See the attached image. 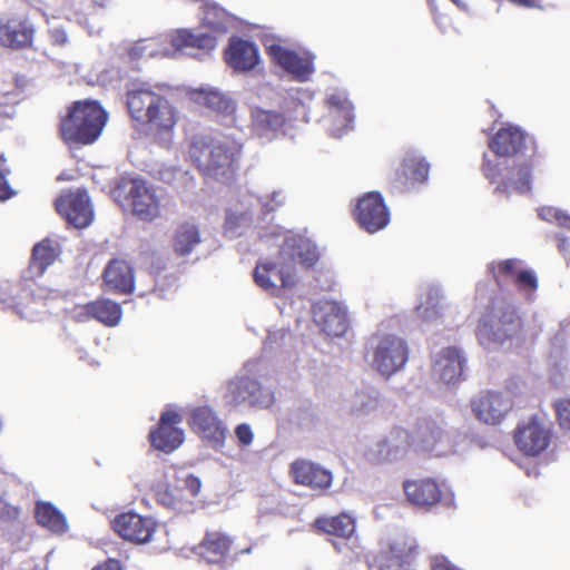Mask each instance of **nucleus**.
I'll return each mask as SVG.
<instances>
[{
	"mask_svg": "<svg viewBox=\"0 0 570 570\" xmlns=\"http://www.w3.org/2000/svg\"><path fill=\"white\" fill-rule=\"evenodd\" d=\"M557 225L570 230V215L562 210Z\"/></svg>",
	"mask_w": 570,
	"mask_h": 570,
	"instance_id": "nucleus-52",
	"label": "nucleus"
},
{
	"mask_svg": "<svg viewBox=\"0 0 570 570\" xmlns=\"http://www.w3.org/2000/svg\"><path fill=\"white\" fill-rule=\"evenodd\" d=\"M475 335L485 348L507 342L519 346L524 342V322L513 304L504 298L493 299L480 317Z\"/></svg>",
	"mask_w": 570,
	"mask_h": 570,
	"instance_id": "nucleus-2",
	"label": "nucleus"
},
{
	"mask_svg": "<svg viewBox=\"0 0 570 570\" xmlns=\"http://www.w3.org/2000/svg\"><path fill=\"white\" fill-rule=\"evenodd\" d=\"M142 43H144V41L138 42L136 45V47L134 48V50L142 48Z\"/></svg>",
	"mask_w": 570,
	"mask_h": 570,
	"instance_id": "nucleus-57",
	"label": "nucleus"
},
{
	"mask_svg": "<svg viewBox=\"0 0 570 570\" xmlns=\"http://www.w3.org/2000/svg\"><path fill=\"white\" fill-rule=\"evenodd\" d=\"M318 258V249L311 239L301 235L286 237L279 250L278 275L282 286L289 287L294 284L295 266L297 264L312 267Z\"/></svg>",
	"mask_w": 570,
	"mask_h": 570,
	"instance_id": "nucleus-6",
	"label": "nucleus"
},
{
	"mask_svg": "<svg viewBox=\"0 0 570 570\" xmlns=\"http://www.w3.org/2000/svg\"><path fill=\"white\" fill-rule=\"evenodd\" d=\"M8 174L9 170L7 168H0V200H7L14 195L7 179Z\"/></svg>",
	"mask_w": 570,
	"mask_h": 570,
	"instance_id": "nucleus-46",
	"label": "nucleus"
},
{
	"mask_svg": "<svg viewBox=\"0 0 570 570\" xmlns=\"http://www.w3.org/2000/svg\"><path fill=\"white\" fill-rule=\"evenodd\" d=\"M156 495L158 501L165 507L171 509L181 508V490L177 488H170L169 485L158 484L156 489Z\"/></svg>",
	"mask_w": 570,
	"mask_h": 570,
	"instance_id": "nucleus-42",
	"label": "nucleus"
},
{
	"mask_svg": "<svg viewBox=\"0 0 570 570\" xmlns=\"http://www.w3.org/2000/svg\"><path fill=\"white\" fill-rule=\"evenodd\" d=\"M57 213L76 228L88 227L94 219V210L86 189H68L55 200Z\"/></svg>",
	"mask_w": 570,
	"mask_h": 570,
	"instance_id": "nucleus-12",
	"label": "nucleus"
},
{
	"mask_svg": "<svg viewBox=\"0 0 570 570\" xmlns=\"http://www.w3.org/2000/svg\"><path fill=\"white\" fill-rule=\"evenodd\" d=\"M528 135L517 126L501 127L491 138L489 148L499 157H513L527 149Z\"/></svg>",
	"mask_w": 570,
	"mask_h": 570,
	"instance_id": "nucleus-21",
	"label": "nucleus"
},
{
	"mask_svg": "<svg viewBox=\"0 0 570 570\" xmlns=\"http://www.w3.org/2000/svg\"><path fill=\"white\" fill-rule=\"evenodd\" d=\"M561 212L562 210L559 209V208L551 207V206H546V207H542L539 210V216L543 220L554 222L557 224L558 220H559V216H560Z\"/></svg>",
	"mask_w": 570,
	"mask_h": 570,
	"instance_id": "nucleus-48",
	"label": "nucleus"
},
{
	"mask_svg": "<svg viewBox=\"0 0 570 570\" xmlns=\"http://www.w3.org/2000/svg\"><path fill=\"white\" fill-rule=\"evenodd\" d=\"M278 271L276 263H257L253 273L255 284L273 295L277 294L281 288H285L279 281Z\"/></svg>",
	"mask_w": 570,
	"mask_h": 570,
	"instance_id": "nucleus-39",
	"label": "nucleus"
},
{
	"mask_svg": "<svg viewBox=\"0 0 570 570\" xmlns=\"http://www.w3.org/2000/svg\"><path fill=\"white\" fill-rule=\"evenodd\" d=\"M166 41L176 51L197 49L204 52L214 50L217 39L209 33H195L188 29H178L166 37Z\"/></svg>",
	"mask_w": 570,
	"mask_h": 570,
	"instance_id": "nucleus-25",
	"label": "nucleus"
},
{
	"mask_svg": "<svg viewBox=\"0 0 570 570\" xmlns=\"http://www.w3.org/2000/svg\"><path fill=\"white\" fill-rule=\"evenodd\" d=\"M551 439V429L537 415L521 421L513 431L517 449L527 456L540 455L548 449Z\"/></svg>",
	"mask_w": 570,
	"mask_h": 570,
	"instance_id": "nucleus-9",
	"label": "nucleus"
},
{
	"mask_svg": "<svg viewBox=\"0 0 570 570\" xmlns=\"http://www.w3.org/2000/svg\"><path fill=\"white\" fill-rule=\"evenodd\" d=\"M406 501L414 508L429 512L443 499V487L433 478L406 480L403 482Z\"/></svg>",
	"mask_w": 570,
	"mask_h": 570,
	"instance_id": "nucleus-17",
	"label": "nucleus"
},
{
	"mask_svg": "<svg viewBox=\"0 0 570 570\" xmlns=\"http://www.w3.org/2000/svg\"><path fill=\"white\" fill-rule=\"evenodd\" d=\"M509 1L517 6H522V7L530 6V0H509Z\"/></svg>",
	"mask_w": 570,
	"mask_h": 570,
	"instance_id": "nucleus-53",
	"label": "nucleus"
},
{
	"mask_svg": "<svg viewBox=\"0 0 570 570\" xmlns=\"http://www.w3.org/2000/svg\"><path fill=\"white\" fill-rule=\"evenodd\" d=\"M353 217L362 229L373 234L389 225L390 210L379 191H370L358 198Z\"/></svg>",
	"mask_w": 570,
	"mask_h": 570,
	"instance_id": "nucleus-13",
	"label": "nucleus"
},
{
	"mask_svg": "<svg viewBox=\"0 0 570 570\" xmlns=\"http://www.w3.org/2000/svg\"><path fill=\"white\" fill-rule=\"evenodd\" d=\"M314 316L322 332L328 336H343L348 328L347 313L337 303H325L315 311Z\"/></svg>",
	"mask_w": 570,
	"mask_h": 570,
	"instance_id": "nucleus-24",
	"label": "nucleus"
},
{
	"mask_svg": "<svg viewBox=\"0 0 570 570\" xmlns=\"http://www.w3.org/2000/svg\"><path fill=\"white\" fill-rule=\"evenodd\" d=\"M126 108L135 126L156 142L169 140L179 120V111L171 99L153 86L127 90Z\"/></svg>",
	"mask_w": 570,
	"mask_h": 570,
	"instance_id": "nucleus-1",
	"label": "nucleus"
},
{
	"mask_svg": "<svg viewBox=\"0 0 570 570\" xmlns=\"http://www.w3.org/2000/svg\"><path fill=\"white\" fill-rule=\"evenodd\" d=\"M288 474L294 484L307 488L318 494H325L334 480L331 470L307 459L294 460L289 464Z\"/></svg>",
	"mask_w": 570,
	"mask_h": 570,
	"instance_id": "nucleus-15",
	"label": "nucleus"
},
{
	"mask_svg": "<svg viewBox=\"0 0 570 570\" xmlns=\"http://www.w3.org/2000/svg\"><path fill=\"white\" fill-rule=\"evenodd\" d=\"M557 421L561 429L570 430V399H562L554 403Z\"/></svg>",
	"mask_w": 570,
	"mask_h": 570,
	"instance_id": "nucleus-44",
	"label": "nucleus"
},
{
	"mask_svg": "<svg viewBox=\"0 0 570 570\" xmlns=\"http://www.w3.org/2000/svg\"><path fill=\"white\" fill-rule=\"evenodd\" d=\"M242 145L230 138L195 137L188 154L200 173L215 179L230 180L236 170Z\"/></svg>",
	"mask_w": 570,
	"mask_h": 570,
	"instance_id": "nucleus-3",
	"label": "nucleus"
},
{
	"mask_svg": "<svg viewBox=\"0 0 570 570\" xmlns=\"http://www.w3.org/2000/svg\"><path fill=\"white\" fill-rule=\"evenodd\" d=\"M6 163V157L3 154L0 155V168H4L3 165Z\"/></svg>",
	"mask_w": 570,
	"mask_h": 570,
	"instance_id": "nucleus-55",
	"label": "nucleus"
},
{
	"mask_svg": "<svg viewBox=\"0 0 570 570\" xmlns=\"http://www.w3.org/2000/svg\"><path fill=\"white\" fill-rule=\"evenodd\" d=\"M430 165L423 159L410 156L403 159L400 169L395 174L394 187L400 191H409L416 185L428 180Z\"/></svg>",
	"mask_w": 570,
	"mask_h": 570,
	"instance_id": "nucleus-23",
	"label": "nucleus"
},
{
	"mask_svg": "<svg viewBox=\"0 0 570 570\" xmlns=\"http://www.w3.org/2000/svg\"><path fill=\"white\" fill-rule=\"evenodd\" d=\"M405 446H411L410 432L402 428H394L389 438L381 440L373 452L375 462L384 463L399 458Z\"/></svg>",
	"mask_w": 570,
	"mask_h": 570,
	"instance_id": "nucleus-29",
	"label": "nucleus"
},
{
	"mask_svg": "<svg viewBox=\"0 0 570 570\" xmlns=\"http://www.w3.org/2000/svg\"><path fill=\"white\" fill-rule=\"evenodd\" d=\"M114 197L141 222L151 223L161 216V198L157 188L142 178L121 177L114 189Z\"/></svg>",
	"mask_w": 570,
	"mask_h": 570,
	"instance_id": "nucleus-5",
	"label": "nucleus"
},
{
	"mask_svg": "<svg viewBox=\"0 0 570 570\" xmlns=\"http://www.w3.org/2000/svg\"><path fill=\"white\" fill-rule=\"evenodd\" d=\"M237 394L254 406L268 407L274 403V393L265 387L256 379L244 376L239 379Z\"/></svg>",
	"mask_w": 570,
	"mask_h": 570,
	"instance_id": "nucleus-34",
	"label": "nucleus"
},
{
	"mask_svg": "<svg viewBox=\"0 0 570 570\" xmlns=\"http://www.w3.org/2000/svg\"><path fill=\"white\" fill-rule=\"evenodd\" d=\"M481 169L482 174L490 183H495L502 178L494 189L497 194H509L511 189L520 194H525L531 190V166L529 164L511 167L507 177L503 178L501 164L493 163L484 155Z\"/></svg>",
	"mask_w": 570,
	"mask_h": 570,
	"instance_id": "nucleus-10",
	"label": "nucleus"
},
{
	"mask_svg": "<svg viewBox=\"0 0 570 570\" xmlns=\"http://www.w3.org/2000/svg\"><path fill=\"white\" fill-rule=\"evenodd\" d=\"M35 517L41 527L47 528L51 532L65 533L68 529L65 515L49 502L37 503Z\"/></svg>",
	"mask_w": 570,
	"mask_h": 570,
	"instance_id": "nucleus-38",
	"label": "nucleus"
},
{
	"mask_svg": "<svg viewBox=\"0 0 570 570\" xmlns=\"http://www.w3.org/2000/svg\"><path fill=\"white\" fill-rule=\"evenodd\" d=\"M566 246H567V244H566V239H560V240H559V244H558L559 249H560L561 252H563V250H566Z\"/></svg>",
	"mask_w": 570,
	"mask_h": 570,
	"instance_id": "nucleus-54",
	"label": "nucleus"
},
{
	"mask_svg": "<svg viewBox=\"0 0 570 570\" xmlns=\"http://www.w3.org/2000/svg\"><path fill=\"white\" fill-rule=\"evenodd\" d=\"M266 52L277 66L299 81L307 80L314 72L313 60L309 57L301 56L278 43L269 45Z\"/></svg>",
	"mask_w": 570,
	"mask_h": 570,
	"instance_id": "nucleus-18",
	"label": "nucleus"
},
{
	"mask_svg": "<svg viewBox=\"0 0 570 570\" xmlns=\"http://www.w3.org/2000/svg\"><path fill=\"white\" fill-rule=\"evenodd\" d=\"M235 434L242 445H249L253 442V431L246 423L238 424L235 429Z\"/></svg>",
	"mask_w": 570,
	"mask_h": 570,
	"instance_id": "nucleus-45",
	"label": "nucleus"
},
{
	"mask_svg": "<svg viewBox=\"0 0 570 570\" xmlns=\"http://www.w3.org/2000/svg\"><path fill=\"white\" fill-rule=\"evenodd\" d=\"M185 485L189 489L190 493L195 497L198 494L202 483L197 476L190 474L185 479Z\"/></svg>",
	"mask_w": 570,
	"mask_h": 570,
	"instance_id": "nucleus-49",
	"label": "nucleus"
},
{
	"mask_svg": "<svg viewBox=\"0 0 570 570\" xmlns=\"http://www.w3.org/2000/svg\"><path fill=\"white\" fill-rule=\"evenodd\" d=\"M286 203V196L283 194V191L277 190L273 191L267 202L265 203V207L269 212H274L278 209L279 207L284 206Z\"/></svg>",
	"mask_w": 570,
	"mask_h": 570,
	"instance_id": "nucleus-47",
	"label": "nucleus"
},
{
	"mask_svg": "<svg viewBox=\"0 0 570 570\" xmlns=\"http://www.w3.org/2000/svg\"><path fill=\"white\" fill-rule=\"evenodd\" d=\"M475 419L488 425L501 424L514 406L513 400L498 391H484L470 402Z\"/></svg>",
	"mask_w": 570,
	"mask_h": 570,
	"instance_id": "nucleus-14",
	"label": "nucleus"
},
{
	"mask_svg": "<svg viewBox=\"0 0 570 570\" xmlns=\"http://www.w3.org/2000/svg\"><path fill=\"white\" fill-rule=\"evenodd\" d=\"M91 570H121L119 561L109 559L102 563L97 564Z\"/></svg>",
	"mask_w": 570,
	"mask_h": 570,
	"instance_id": "nucleus-50",
	"label": "nucleus"
},
{
	"mask_svg": "<svg viewBox=\"0 0 570 570\" xmlns=\"http://www.w3.org/2000/svg\"><path fill=\"white\" fill-rule=\"evenodd\" d=\"M250 117L254 130L261 136L275 135L282 130L286 124L284 114L259 107L252 109Z\"/></svg>",
	"mask_w": 570,
	"mask_h": 570,
	"instance_id": "nucleus-36",
	"label": "nucleus"
},
{
	"mask_svg": "<svg viewBox=\"0 0 570 570\" xmlns=\"http://www.w3.org/2000/svg\"><path fill=\"white\" fill-rule=\"evenodd\" d=\"M373 367L383 376L390 377L401 371L409 361L406 341L394 334L373 336Z\"/></svg>",
	"mask_w": 570,
	"mask_h": 570,
	"instance_id": "nucleus-7",
	"label": "nucleus"
},
{
	"mask_svg": "<svg viewBox=\"0 0 570 570\" xmlns=\"http://www.w3.org/2000/svg\"><path fill=\"white\" fill-rule=\"evenodd\" d=\"M392 559L400 566L409 564L417 554V546L413 539H399L395 540L391 547Z\"/></svg>",
	"mask_w": 570,
	"mask_h": 570,
	"instance_id": "nucleus-40",
	"label": "nucleus"
},
{
	"mask_svg": "<svg viewBox=\"0 0 570 570\" xmlns=\"http://www.w3.org/2000/svg\"><path fill=\"white\" fill-rule=\"evenodd\" d=\"M60 250L58 245L49 238L37 243L31 252L29 266L26 272V279L41 277L46 269L58 258Z\"/></svg>",
	"mask_w": 570,
	"mask_h": 570,
	"instance_id": "nucleus-26",
	"label": "nucleus"
},
{
	"mask_svg": "<svg viewBox=\"0 0 570 570\" xmlns=\"http://www.w3.org/2000/svg\"><path fill=\"white\" fill-rule=\"evenodd\" d=\"M193 99L218 115L230 116L235 112V104L219 91L199 89L193 92Z\"/></svg>",
	"mask_w": 570,
	"mask_h": 570,
	"instance_id": "nucleus-37",
	"label": "nucleus"
},
{
	"mask_svg": "<svg viewBox=\"0 0 570 570\" xmlns=\"http://www.w3.org/2000/svg\"><path fill=\"white\" fill-rule=\"evenodd\" d=\"M200 243L199 226L191 222L179 223L171 236L173 250L179 257L190 255Z\"/></svg>",
	"mask_w": 570,
	"mask_h": 570,
	"instance_id": "nucleus-31",
	"label": "nucleus"
},
{
	"mask_svg": "<svg viewBox=\"0 0 570 570\" xmlns=\"http://www.w3.org/2000/svg\"><path fill=\"white\" fill-rule=\"evenodd\" d=\"M191 429L213 446H222L226 438V429L209 407H198L191 414Z\"/></svg>",
	"mask_w": 570,
	"mask_h": 570,
	"instance_id": "nucleus-22",
	"label": "nucleus"
},
{
	"mask_svg": "<svg viewBox=\"0 0 570 570\" xmlns=\"http://www.w3.org/2000/svg\"><path fill=\"white\" fill-rule=\"evenodd\" d=\"M250 551H252V548H250V547H248V548H246V549H244V550H240L239 552H240V553H249Z\"/></svg>",
	"mask_w": 570,
	"mask_h": 570,
	"instance_id": "nucleus-56",
	"label": "nucleus"
},
{
	"mask_svg": "<svg viewBox=\"0 0 570 570\" xmlns=\"http://www.w3.org/2000/svg\"><path fill=\"white\" fill-rule=\"evenodd\" d=\"M83 312L89 318H94L109 327L116 326L122 316L120 304L108 298H97L85 304Z\"/></svg>",
	"mask_w": 570,
	"mask_h": 570,
	"instance_id": "nucleus-32",
	"label": "nucleus"
},
{
	"mask_svg": "<svg viewBox=\"0 0 570 570\" xmlns=\"http://www.w3.org/2000/svg\"><path fill=\"white\" fill-rule=\"evenodd\" d=\"M181 421V415L176 411L163 412L157 426L149 433L150 445L165 453L178 449L185 440L184 431L177 428Z\"/></svg>",
	"mask_w": 570,
	"mask_h": 570,
	"instance_id": "nucleus-16",
	"label": "nucleus"
},
{
	"mask_svg": "<svg viewBox=\"0 0 570 570\" xmlns=\"http://www.w3.org/2000/svg\"><path fill=\"white\" fill-rule=\"evenodd\" d=\"M102 278L106 285L117 293L129 294L134 291V272L124 259H111L102 273Z\"/></svg>",
	"mask_w": 570,
	"mask_h": 570,
	"instance_id": "nucleus-27",
	"label": "nucleus"
},
{
	"mask_svg": "<svg viewBox=\"0 0 570 570\" xmlns=\"http://www.w3.org/2000/svg\"><path fill=\"white\" fill-rule=\"evenodd\" d=\"M487 268L500 288L513 283L517 289L529 299L533 297L538 289L535 273L532 269L524 268L522 261L518 258L491 262Z\"/></svg>",
	"mask_w": 570,
	"mask_h": 570,
	"instance_id": "nucleus-8",
	"label": "nucleus"
},
{
	"mask_svg": "<svg viewBox=\"0 0 570 570\" xmlns=\"http://www.w3.org/2000/svg\"><path fill=\"white\" fill-rule=\"evenodd\" d=\"M464 358L456 347H445L436 356L434 372L444 383L456 382L463 373Z\"/></svg>",
	"mask_w": 570,
	"mask_h": 570,
	"instance_id": "nucleus-28",
	"label": "nucleus"
},
{
	"mask_svg": "<svg viewBox=\"0 0 570 570\" xmlns=\"http://www.w3.org/2000/svg\"><path fill=\"white\" fill-rule=\"evenodd\" d=\"M108 118V112L96 100L73 101L67 114L60 118V138L67 145H91L101 136Z\"/></svg>",
	"mask_w": 570,
	"mask_h": 570,
	"instance_id": "nucleus-4",
	"label": "nucleus"
},
{
	"mask_svg": "<svg viewBox=\"0 0 570 570\" xmlns=\"http://www.w3.org/2000/svg\"><path fill=\"white\" fill-rule=\"evenodd\" d=\"M111 529L122 540L132 544H146L153 540L158 529L157 521L149 515L128 511L111 520Z\"/></svg>",
	"mask_w": 570,
	"mask_h": 570,
	"instance_id": "nucleus-11",
	"label": "nucleus"
},
{
	"mask_svg": "<svg viewBox=\"0 0 570 570\" xmlns=\"http://www.w3.org/2000/svg\"><path fill=\"white\" fill-rule=\"evenodd\" d=\"M233 539L225 532L206 531L196 547V553L210 564H225L230 554Z\"/></svg>",
	"mask_w": 570,
	"mask_h": 570,
	"instance_id": "nucleus-19",
	"label": "nucleus"
},
{
	"mask_svg": "<svg viewBox=\"0 0 570 570\" xmlns=\"http://www.w3.org/2000/svg\"><path fill=\"white\" fill-rule=\"evenodd\" d=\"M51 37L57 45H65L67 42V36L62 30L56 29L51 32Z\"/></svg>",
	"mask_w": 570,
	"mask_h": 570,
	"instance_id": "nucleus-51",
	"label": "nucleus"
},
{
	"mask_svg": "<svg viewBox=\"0 0 570 570\" xmlns=\"http://www.w3.org/2000/svg\"><path fill=\"white\" fill-rule=\"evenodd\" d=\"M314 527L320 532L347 540L355 533L356 519L347 512L332 517L322 515L315 519Z\"/></svg>",
	"mask_w": 570,
	"mask_h": 570,
	"instance_id": "nucleus-30",
	"label": "nucleus"
},
{
	"mask_svg": "<svg viewBox=\"0 0 570 570\" xmlns=\"http://www.w3.org/2000/svg\"><path fill=\"white\" fill-rule=\"evenodd\" d=\"M33 29L27 21L11 19L0 24V42L10 48L28 47L32 42Z\"/></svg>",
	"mask_w": 570,
	"mask_h": 570,
	"instance_id": "nucleus-33",
	"label": "nucleus"
},
{
	"mask_svg": "<svg viewBox=\"0 0 570 570\" xmlns=\"http://www.w3.org/2000/svg\"><path fill=\"white\" fill-rule=\"evenodd\" d=\"M443 435L444 431L434 420L428 417L420 419L414 432L410 433L411 446L413 445L422 450H433L442 440Z\"/></svg>",
	"mask_w": 570,
	"mask_h": 570,
	"instance_id": "nucleus-35",
	"label": "nucleus"
},
{
	"mask_svg": "<svg viewBox=\"0 0 570 570\" xmlns=\"http://www.w3.org/2000/svg\"><path fill=\"white\" fill-rule=\"evenodd\" d=\"M225 61L235 71L253 70L259 62L258 48L249 40L233 37L225 51Z\"/></svg>",
	"mask_w": 570,
	"mask_h": 570,
	"instance_id": "nucleus-20",
	"label": "nucleus"
},
{
	"mask_svg": "<svg viewBox=\"0 0 570 570\" xmlns=\"http://www.w3.org/2000/svg\"><path fill=\"white\" fill-rule=\"evenodd\" d=\"M328 104L331 107L335 108V110L342 115L343 119L347 122L353 119V106L351 101L341 96V95H332L328 98Z\"/></svg>",
	"mask_w": 570,
	"mask_h": 570,
	"instance_id": "nucleus-43",
	"label": "nucleus"
},
{
	"mask_svg": "<svg viewBox=\"0 0 570 570\" xmlns=\"http://www.w3.org/2000/svg\"><path fill=\"white\" fill-rule=\"evenodd\" d=\"M228 13L218 6H208L204 11V24L215 33H225L228 24Z\"/></svg>",
	"mask_w": 570,
	"mask_h": 570,
	"instance_id": "nucleus-41",
	"label": "nucleus"
}]
</instances>
